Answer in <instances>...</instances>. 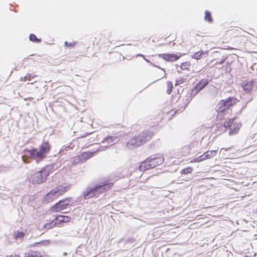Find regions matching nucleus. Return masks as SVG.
<instances>
[{
    "instance_id": "nucleus-23",
    "label": "nucleus",
    "mask_w": 257,
    "mask_h": 257,
    "mask_svg": "<svg viewBox=\"0 0 257 257\" xmlns=\"http://www.w3.org/2000/svg\"><path fill=\"white\" fill-rule=\"evenodd\" d=\"M25 235V234L24 232L18 231L17 232H15V234L14 235V238L16 239H18L19 238H23Z\"/></svg>"
},
{
    "instance_id": "nucleus-19",
    "label": "nucleus",
    "mask_w": 257,
    "mask_h": 257,
    "mask_svg": "<svg viewBox=\"0 0 257 257\" xmlns=\"http://www.w3.org/2000/svg\"><path fill=\"white\" fill-rule=\"evenodd\" d=\"M70 219V218L67 216H59L57 217V220L61 222H67Z\"/></svg>"
},
{
    "instance_id": "nucleus-5",
    "label": "nucleus",
    "mask_w": 257,
    "mask_h": 257,
    "mask_svg": "<svg viewBox=\"0 0 257 257\" xmlns=\"http://www.w3.org/2000/svg\"><path fill=\"white\" fill-rule=\"evenodd\" d=\"M149 159H152L149 160L150 164L149 166L153 168L157 166L161 165L164 162V158L163 157L159 156L158 155H154L150 156Z\"/></svg>"
},
{
    "instance_id": "nucleus-27",
    "label": "nucleus",
    "mask_w": 257,
    "mask_h": 257,
    "mask_svg": "<svg viewBox=\"0 0 257 257\" xmlns=\"http://www.w3.org/2000/svg\"><path fill=\"white\" fill-rule=\"evenodd\" d=\"M167 86H168V90L167 91V92L168 94H170L173 88V83L171 81H168L167 82Z\"/></svg>"
},
{
    "instance_id": "nucleus-39",
    "label": "nucleus",
    "mask_w": 257,
    "mask_h": 257,
    "mask_svg": "<svg viewBox=\"0 0 257 257\" xmlns=\"http://www.w3.org/2000/svg\"><path fill=\"white\" fill-rule=\"evenodd\" d=\"M164 70V72H165V70L164 69H162Z\"/></svg>"
},
{
    "instance_id": "nucleus-38",
    "label": "nucleus",
    "mask_w": 257,
    "mask_h": 257,
    "mask_svg": "<svg viewBox=\"0 0 257 257\" xmlns=\"http://www.w3.org/2000/svg\"><path fill=\"white\" fill-rule=\"evenodd\" d=\"M63 254H64V255H66L67 254V253H66V252H64V253H63Z\"/></svg>"
},
{
    "instance_id": "nucleus-30",
    "label": "nucleus",
    "mask_w": 257,
    "mask_h": 257,
    "mask_svg": "<svg viewBox=\"0 0 257 257\" xmlns=\"http://www.w3.org/2000/svg\"><path fill=\"white\" fill-rule=\"evenodd\" d=\"M238 130H239V128H235L234 130L230 131L229 132V135L234 134L237 133Z\"/></svg>"
},
{
    "instance_id": "nucleus-17",
    "label": "nucleus",
    "mask_w": 257,
    "mask_h": 257,
    "mask_svg": "<svg viewBox=\"0 0 257 257\" xmlns=\"http://www.w3.org/2000/svg\"><path fill=\"white\" fill-rule=\"evenodd\" d=\"M118 141L117 138L115 137H108L103 139L102 143H107L108 146H111L114 144Z\"/></svg>"
},
{
    "instance_id": "nucleus-15",
    "label": "nucleus",
    "mask_w": 257,
    "mask_h": 257,
    "mask_svg": "<svg viewBox=\"0 0 257 257\" xmlns=\"http://www.w3.org/2000/svg\"><path fill=\"white\" fill-rule=\"evenodd\" d=\"M208 83V80L206 79H202L195 85L194 89L196 90L197 92H198L199 91L203 89Z\"/></svg>"
},
{
    "instance_id": "nucleus-28",
    "label": "nucleus",
    "mask_w": 257,
    "mask_h": 257,
    "mask_svg": "<svg viewBox=\"0 0 257 257\" xmlns=\"http://www.w3.org/2000/svg\"><path fill=\"white\" fill-rule=\"evenodd\" d=\"M35 76H36V75H34L33 74H27L26 75V76L24 78V81H26V80L30 81L31 80V78H33Z\"/></svg>"
},
{
    "instance_id": "nucleus-37",
    "label": "nucleus",
    "mask_w": 257,
    "mask_h": 257,
    "mask_svg": "<svg viewBox=\"0 0 257 257\" xmlns=\"http://www.w3.org/2000/svg\"><path fill=\"white\" fill-rule=\"evenodd\" d=\"M98 151H102L103 149H98Z\"/></svg>"
},
{
    "instance_id": "nucleus-33",
    "label": "nucleus",
    "mask_w": 257,
    "mask_h": 257,
    "mask_svg": "<svg viewBox=\"0 0 257 257\" xmlns=\"http://www.w3.org/2000/svg\"><path fill=\"white\" fill-rule=\"evenodd\" d=\"M128 241H130L132 243H133L134 242V240L133 239H129Z\"/></svg>"
},
{
    "instance_id": "nucleus-13",
    "label": "nucleus",
    "mask_w": 257,
    "mask_h": 257,
    "mask_svg": "<svg viewBox=\"0 0 257 257\" xmlns=\"http://www.w3.org/2000/svg\"><path fill=\"white\" fill-rule=\"evenodd\" d=\"M242 87L246 93H249L253 88L252 81H244L242 83Z\"/></svg>"
},
{
    "instance_id": "nucleus-11",
    "label": "nucleus",
    "mask_w": 257,
    "mask_h": 257,
    "mask_svg": "<svg viewBox=\"0 0 257 257\" xmlns=\"http://www.w3.org/2000/svg\"><path fill=\"white\" fill-rule=\"evenodd\" d=\"M159 57L168 61H175L179 59L180 56L174 54H162Z\"/></svg>"
},
{
    "instance_id": "nucleus-20",
    "label": "nucleus",
    "mask_w": 257,
    "mask_h": 257,
    "mask_svg": "<svg viewBox=\"0 0 257 257\" xmlns=\"http://www.w3.org/2000/svg\"><path fill=\"white\" fill-rule=\"evenodd\" d=\"M234 121L233 118H229V119L226 120L224 122L223 127L226 129L229 127L233 123Z\"/></svg>"
},
{
    "instance_id": "nucleus-3",
    "label": "nucleus",
    "mask_w": 257,
    "mask_h": 257,
    "mask_svg": "<svg viewBox=\"0 0 257 257\" xmlns=\"http://www.w3.org/2000/svg\"><path fill=\"white\" fill-rule=\"evenodd\" d=\"M152 133L145 131L141 133L138 136L133 137L127 143V147L130 149L138 147L149 141L152 136Z\"/></svg>"
},
{
    "instance_id": "nucleus-29",
    "label": "nucleus",
    "mask_w": 257,
    "mask_h": 257,
    "mask_svg": "<svg viewBox=\"0 0 257 257\" xmlns=\"http://www.w3.org/2000/svg\"><path fill=\"white\" fill-rule=\"evenodd\" d=\"M76 45V42H72L68 43L67 42H65V46H68L69 47H72Z\"/></svg>"
},
{
    "instance_id": "nucleus-7",
    "label": "nucleus",
    "mask_w": 257,
    "mask_h": 257,
    "mask_svg": "<svg viewBox=\"0 0 257 257\" xmlns=\"http://www.w3.org/2000/svg\"><path fill=\"white\" fill-rule=\"evenodd\" d=\"M70 199L69 198H67L64 200H61L55 204L52 207L56 211H60L66 208V207L70 205Z\"/></svg>"
},
{
    "instance_id": "nucleus-2",
    "label": "nucleus",
    "mask_w": 257,
    "mask_h": 257,
    "mask_svg": "<svg viewBox=\"0 0 257 257\" xmlns=\"http://www.w3.org/2000/svg\"><path fill=\"white\" fill-rule=\"evenodd\" d=\"M112 183L105 184H97L94 186H89L82 192L80 197L88 199L93 197H98V195L109 190L113 185Z\"/></svg>"
},
{
    "instance_id": "nucleus-14",
    "label": "nucleus",
    "mask_w": 257,
    "mask_h": 257,
    "mask_svg": "<svg viewBox=\"0 0 257 257\" xmlns=\"http://www.w3.org/2000/svg\"><path fill=\"white\" fill-rule=\"evenodd\" d=\"M54 190H52L49 193H48L44 197V201L47 203H49L54 199L57 198L58 197Z\"/></svg>"
},
{
    "instance_id": "nucleus-22",
    "label": "nucleus",
    "mask_w": 257,
    "mask_h": 257,
    "mask_svg": "<svg viewBox=\"0 0 257 257\" xmlns=\"http://www.w3.org/2000/svg\"><path fill=\"white\" fill-rule=\"evenodd\" d=\"M190 65L191 64L189 62H185L181 64L180 68L182 70H188L190 67Z\"/></svg>"
},
{
    "instance_id": "nucleus-1",
    "label": "nucleus",
    "mask_w": 257,
    "mask_h": 257,
    "mask_svg": "<svg viewBox=\"0 0 257 257\" xmlns=\"http://www.w3.org/2000/svg\"><path fill=\"white\" fill-rule=\"evenodd\" d=\"M51 149V146L48 142H43L40 146V149L33 148L31 150L25 149V155L22 157L23 162L29 163V159L31 158L39 163L43 161L46 157Z\"/></svg>"
},
{
    "instance_id": "nucleus-36",
    "label": "nucleus",
    "mask_w": 257,
    "mask_h": 257,
    "mask_svg": "<svg viewBox=\"0 0 257 257\" xmlns=\"http://www.w3.org/2000/svg\"><path fill=\"white\" fill-rule=\"evenodd\" d=\"M223 62H224V61H223V60H222V61H221L220 62V64H223Z\"/></svg>"
},
{
    "instance_id": "nucleus-16",
    "label": "nucleus",
    "mask_w": 257,
    "mask_h": 257,
    "mask_svg": "<svg viewBox=\"0 0 257 257\" xmlns=\"http://www.w3.org/2000/svg\"><path fill=\"white\" fill-rule=\"evenodd\" d=\"M152 159H149V157L145 160L144 162H143L139 167V169L141 171H144L145 170L151 169L152 167L149 166L150 164L149 160H151Z\"/></svg>"
},
{
    "instance_id": "nucleus-25",
    "label": "nucleus",
    "mask_w": 257,
    "mask_h": 257,
    "mask_svg": "<svg viewBox=\"0 0 257 257\" xmlns=\"http://www.w3.org/2000/svg\"><path fill=\"white\" fill-rule=\"evenodd\" d=\"M193 169L192 168H190V167H188V168H185L184 169H183L181 172V173L182 174H188L189 173H190L192 171Z\"/></svg>"
},
{
    "instance_id": "nucleus-18",
    "label": "nucleus",
    "mask_w": 257,
    "mask_h": 257,
    "mask_svg": "<svg viewBox=\"0 0 257 257\" xmlns=\"http://www.w3.org/2000/svg\"><path fill=\"white\" fill-rule=\"evenodd\" d=\"M208 55L207 52H203L202 51H198L195 53L194 54V55L192 56V58L196 59L199 60L201 58L203 57H206V56Z\"/></svg>"
},
{
    "instance_id": "nucleus-6",
    "label": "nucleus",
    "mask_w": 257,
    "mask_h": 257,
    "mask_svg": "<svg viewBox=\"0 0 257 257\" xmlns=\"http://www.w3.org/2000/svg\"><path fill=\"white\" fill-rule=\"evenodd\" d=\"M47 178L41 171L34 173L31 177V180L33 183L41 184L45 182Z\"/></svg>"
},
{
    "instance_id": "nucleus-31",
    "label": "nucleus",
    "mask_w": 257,
    "mask_h": 257,
    "mask_svg": "<svg viewBox=\"0 0 257 257\" xmlns=\"http://www.w3.org/2000/svg\"><path fill=\"white\" fill-rule=\"evenodd\" d=\"M182 82V81H181L180 80H178L176 81V84H175V85H179Z\"/></svg>"
},
{
    "instance_id": "nucleus-32",
    "label": "nucleus",
    "mask_w": 257,
    "mask_h": 257,
    "mask_svg": "<svg viewBox=\"0 0 257 257\" xmlns=\"http://www.w3.org/2000/svg\"><path fill=\"white\" fill-rule=\"evenodd\" d=\"M137 56H141V57H143L144 59H145V60L147 62H150L148 60H147V59H146V58H145L144 56L143 55H142V54H138V55H137Z\"/></svg>"
},
{
    "instance_id": "nucleus-34",
    "label": "nucleus",
    "mask_w": 257,
    "mask_h": 257,
    "mask_svg": "<svg viewBox=\"0 0 257 257\" xmlns=\"http://www.w3.org/2000/svg\"><path fill=\"white\" fill-rule=\"evenodd\" d=\"M33 98H30V97H29V98H25V100H31V99H32Z\"/></svg>"
},
{
    "instance_id": "nucleus-26",
    "label": "nucleus",
    "mask_w": 257,
    "mask_h": 257,
    "mask_svg": "<svg viewBox=\"0 0 257 257\" xmlns=\"http://www.w3.org/2000/svg\"><path fill=\"white\" fill-rule=\"evenodd\" d=\"M29 39L30 41H33V42H41L40 39H37L36 36L34 34H30V35L29 36Z\"/></svg>"
},
{
    "instance_id": "nucleus-35",
    "label": "nucleus",
    "mask_w": 257,
    "mask_h": 257,
    "mask_svg": "<svg viewBox=\"0 0 257 257\" xmlns=\"http://www.w3.org/2000/svg\"><path fill=\"white\" fill-rule=\"evenodd\" d=\"M50 226V224H46V225H45V227H46V226Z\"/></svg>"
},
{
    "instance_id": "nucleus-8",
    "label": "nucleus",
    "mask_w": 257,
    "mask_h": 257,
    "mask_svg": "<svg viewBox=\"0 0 257 257\" xmlns=\"http://www.w3.org/2000/svg\"><path fill=\"white\" fill-rule=\"evenodd\" d=\"M216 152L217 150H208L203 155L196 158L194 161L199 162L206 159H210L216 155Z\"/></svg>"
},
{
    "instance_id": "nucleus-9",
    "label": "nucleus",
    "mask_w": 257,
    "mask_h": 257,
    "mask_svg": "<svg viewBox=\"0 0 257 257\" xmlns=\"http://www.w3.org/2000/svg\"><path fill=\"white\" fill-rule=\"evenodd\" d=\"M71 185L68 183H64L61 185L57 186L53 190L55 192L56 195L59 197V196L63 194L65 192H67L70 189Z\"/></svg>"
},
{
    "instance_id": "nucleus-21",
    "label": "nucleus",
    "mask_w": 257,
    "mask_h": 257,
    "mask_svg": "<svg viewBox=\"0 0 257 257\" xmlns=\"http://www.w3.org/2000/svg\"><path fill=\"white\" fill-rule=\"evenodd\" d=\"M205 20L208 21L209 23H211L213 21V19L211 17V13L208 11H205Z\"/></svg>"
},
{
    "instance_id": "nucleus-24",
    "label": "nucleus",
    "mask_w": 257,
    "mask_h": 257,
    "mask_svg": "<svg viewBox=\"0 0 257 257\" xmlns=\"http://www.w3.org/2000/svg\"><path fill=\"white\" fill-rule=\"evenodd\" d=\"M39 253L36 252H30L25 254V257H39Z\"/></svg>"
},
{
    "instance_id": "nucleus-4",
    "label": "nucleus",
    "mask_w": 257,
    "mask_h": 257,
    "mask_svg": "<svg viewBox=\"0 0 257 257\" xmlns=\"http://www.w3.org/2000/svg\"><path fill=\"white\" fill-rule=\"evenodd\" d=\"M238 100L234 97H229L227 99L221 100L215 107L216 111L221 113L235 104Z\"/></svg>"
},
{
    "instance_id": "nucleus-12",
    "label": "nucleus",
    "mask_w": 257,
    "mask_h": 257,
    "mask_svg": "<svg viewBox=\"0 0 257 257\" xmlns=\"http://www.w3.org/2000/svg\"><path fill=\"white\" fill-rule=\"evenodd\" d=\"M55 166V165L54 164H50L42 168L41 171L43 174L45 175V177L47 178L50 174L53 172Z\"/></svg>"
},
{
    "instance_id": "nucleus-10",
    "label": "nucleus",
    "mask_w": 257,
    "mask_h": 257,
    "mask_svg": "<svg viewBox=\"0 0 257 257\" xmlns=\"http://www.w3.org/2000/svg\"><path fill=\"white\" fill-rule=\"evenodd\" d=\"M95 154V152H84L80 156H78L77 158H75L74 161L77 163L78 162H83L87 159L90 158L93 156Z\"/></svg>"
}]
</instances>
